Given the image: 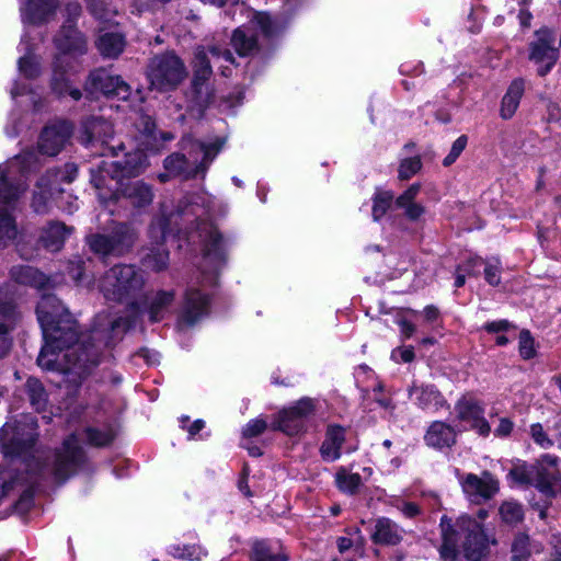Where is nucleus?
Returning a JSON list of instances; mask_svg holds the SVG:
<instances>
[{"mask_svg": "<svg viewBox=\"0 0 561 561\" xmlns=\"http://www.w3.org/2000/svg\"><path fill=\"white\" fill-rule=\"evenodd\" d=\"M403 537V530L391 519L381 517L376 520L371 538L375 542L397 545Z\"/></svg>", "mask_w": 561, "mask_h": 561, "instance_id": "b1692460", "label": "nucleus"}, {"mask_svg": "<svg viewBox=\"0 0 561 561\" xmlns=\"http://www.w3.org/2000/svg\"><path fill=\"white\" fill-rule=\"evenodd\" d=\"M337 547L341 553H344L352 547V540L346 537H341L337 540Z\"/></svg>", "mask_w": 561, "mask_h": 561, "instance_id": "0e129e2a", "label": "nucleus"}, {"mask_svg": "<svg viewBox=\"0 0 561 561\" xmlns=\"http://www.w3.org/2000/svg\"><path fill=\"white\" fill-rule=\"evenodd\" d=\"M211 59L218 69H220L222 76L228 77L231 75V66L234 65L232 54L227 49H220L219 47H211L209 49Z\"/></svg>", "mask_w": 561, "mask_h": 561, "instance_id": "c9c22d12", "label": "nucleus"}, {"mask_svg": "<svg viewBox=\"0 0 561 561\" xmlns=\"http://www.w3.org/2000/svg\"><path fill=\"white\" fill-rule=\"evenodd\" d=\"M484 278L491 286H497L501 283V262L499 259H490L484 263Z\"/></svg>", "mask_w": 561, "mask_h": 561, "instance_id": "c03bdc74", "label": "nucleus"}, {"mask_svg": "<svg viewBox=\"0 0 561 561\" xmlns=\"http://www.w3.org/2000/svg\"><path fill=\"white\" fill-rule=\"evenodd\" d=\"M88 84L93 91H100L107 96L126 100L130 94L129 85L119 76H114L104 69L93 71Z\"/></svg>", "mask_w": 561, "mask_h": 561, "instance_id": "dca6fc26", "label": "nucleus"}, {"mask_svg": "<svg viewBox=\"0 0 561 561\" xmlns=\"http://www.w3.org/2000/svg\"><path fill=\"white\" fill-rule=\"evenodd\" d=\"M32 157V153H24L0 164V249L18 236V226L10 208L26 190V184L21 178L31 170Z\"/></svg>", "mask_w": 561, "mask_h": 561, "instance_id": "7ed1b4c3", "label": "nucleus"}, {"mask_svg": "<svg viewBox=\"0 0 561 561\" xmlns=\"http://www.w3.org/2000/svg\"><path fill=\"white\" fill-rule=\"evenodd\" d=\"M82 461V450L77 436L71 435L56 450L49 463L48 471L57 481H65L77 471Z\"/></svg>", "mask_w": 561, "mask_h": 561, "instance_id": "f8f14e48", "label": "nucleus"}, {"mask_svg": "<svg viewBox=\"0 0 561 561\" xmlns=\"http://www.w3.org/2000/svg\"><path fill=\"white\" fill-rule=\"evenodd\" d=\"M150 88L160 92L175 89L187 76L183 61L174 54L156 56L148 67Z\"/></svg>", "mask_w": 561, "mask_h": 561, "instance_id": "6e6552de", "label": "nucleus"}, {"mask_svg": "<svg viewBox=\"0 0 561 561\" xmlns=\"http://www.w3.org/2000/svg\"><path fill=\"white\" fill-rule=\"evenodd\" d=\"M457 419L482 436L489 435L491 427L484 419L482 405L471 397L461 398L455 405Z\"/></svg>", "mask_w": 561, "mask_h": 561, "instance_id": "2eb2a0df", "label": "nucleus"}, {"mask_svg": "<svg viewBox=\"0 0 561 561\" xmlns=\"http://www.w3.org/2000/svg\"><path fill=\"white\" fill-rule=\"evenodd\" d=\"M201 237L204 241L201 270L206 285H213L218 271L225 264V248L219 232L214 227H205Z\"/></svg>", "mask_w": 561, "mask_h": 561, "instance_id": "9b49d317", "label": "nucleus"}, {"mask_svg": "<svg viewBox=\"0 0 561 561\" xmlns=\"http://www.w3.org/2000/svg\"><path fill=\"white\" fill-rule=\"evenodd\" d=\"M70 233L71 228L66 227L64 224L50 222L43 229L41 241L47 250L56 252L61 249L65 240Z\"/></svg>", "mask_w": 561, "mask_h": 561, "instance_id": "a878e982", "label": "nucleus"}, {"mask_svg": "<svg viewBox=\"0 0 561 561\" xmlns=\"http://www.w3.org/2000/svg\"><path fill=\"white\" fill-rule=\"evenodd\" d=\"M192 149L196 156H203L199 165L194 170H190L187 169V162L184 156L179 153L171 154L164 160V169L167 173L159 174V180L161 182H165L170 176L184 175L185 178H190L196 175L198 172L204 171L206 165L213 161L219 151L220 146H217L216 144L204 145L202 142H195L193 144ZM195 158L197 159V157Z\"/></svg>", "mask_w": 561, "mask_h": 561, "instance_id": "9d476101", "label": "nucleus"}, {"mask_svg": "<svg viewBox=\"0 0 561 561\" xmlns=\"http://www.w3.org/2000/svg\"><path fill=\"white\" fill-rule=\"evenodd\" d=\"M443 543L442 558L445 561H483L490 539L480 522L468 515H461L455 525L447 516L440 519Z\"/></svg>", "mask_w": 561, "mask_h": 561, "instance_id": "f03ea898", "label": "nucleus"}, {"mask_svg": "<svg viewBox=\"0 0 561 561\" xmlns=\"http://www.w3.org/2000/svg\"><path fill=\"white\" fill-rule=\"evenodd\" d=\"M133 242V234L125 227H119L115 237L96 234L89 238L92 251L100 254L122 253Z\"/></svg>", "mask_w": 561, "mask_h": 561, "instance_id": "a211bd4d", "label": "nucleus"}, {"mask_svg": "<svg viewBox=\"0 0 561 561\" xmlns=\"http://www.w3.org/2000/svg\"><path fill=\"white\" fill-rule=\"evenodd\" d=\"M211 73L210 59L203 48H198L194 58L193 85L199 98H202L204 84L209 80Z\"/></svg>", "mask_w": 561, "mask_h": 561, "instance_id": "cd10ccee", "label": "nucleus"}, {"mask_svg": "<svg viewBox=\"0 0 561 561\" xmlns=\"http://www.w3.org/2000/svg\"><path fill=\"white\" fill-rule=\"evenodd\" d=\"M513 430V423L508 419H501L499 426L495 428L494 434L500 437H504L511 434Z\"/></svg>", "mask_w": 561, "mask_h": 561, "instance_id": "bf43d9fd", "label": "nucleus"}, {"mask_svg": "<svg viewBox=\"0 0 561 561\" xmlns=\"http://www.w3.org/2000/svg\"><path fill=\"white\" fill-rule=\"evenodd\" d=\"M47 183H45L44 179H42L37 183V191L34 193L32 206L38 214H44L49 210L48 195H50V192L47 190Z\"/></svg>", "mask_w": 561, "mask_h": 561, "instance_id": "a19ab883", "label": "nucleus"}, {"mask_svg": "<svg viewBox=\"0 0 561 561\" xmlns=\"http://www.w3.org/2000/svg\"><path fill=\"white\" fill-rule=\"evenodd\" d=\"M267 427L266 421L263 419L251 420L243 428L245 437H255L262 434Z\"/></svg>", "mask_w": 561, "mask_h": 561, "instance_id": "603ef678", "label": "nucleus"}, {"mask_svg": "<svg viewBox=\"0 0 561 561\" xmlns=\"http://www.w3.org/2000/svg\"><path fill=\"white\" fill-rule=\"evenodd\" d=\"M335 484L341 492L352 495L362 485V477L358 473H352L347 469L340 467L335 473Z\"/></svg>", "mask_w": 561, "mask_h": 561, "instance_id": "7c9ffc66", "label": "nucleus"}, {"mask_svg": "<svg viewBox=\"0 0 561 561\" xmlns=\"http://www.w3.org/2000/svg\"><path fill=\"white\" fill-rule=\"evenodd\" d=\"M173 293L171 291H159L150 298L148 305V313L150 320L156 322L163 318L164 310L173 301Z\"/></svg>", "mask_w": 561, "mask_h": 561, "instance_id": "473e14b6", "label": "nucleus"}, {"mask_svg": "<svg viewBox=\"0 0 561 561\" xmlns=\"http://www.w3.org/2000/svg\"><path fill=\"white\" fill-rule=\"evenodd\" d=\"M420 188L419 184H412L396 199V205L401 208L404 216L412 221L420 220L425 214V207L415 202Z\"/></svg>", "mask_w": 561, "mask_h": 561, "instance_id": "4be33fe9", "label": "nucleus"}, {"mask_svg": "<svg viewBox=\"0 0 561 561\" xmlns=\"http://www.w3.org/2000/svg\"><path fill=\"white\" fill-rule=\"evenodd\" d=\"M414 356V350L411 346L397 347L391 352V358L397 363H411Z\"/></svg>", "mask_w": 561, "mask_h": 561, "instance_id": "864d4df0", "label": "nucleus"}, {"mask_svg": "<svg viewBox=\"0 0 561 561\" xmlns=\"http://www.w3.org/2000/svg\"><path fill=\"white\" fill-rule=\"evenodd\" d=\"M71 131V125L67 122L47 126L39 138L38 148L41 152L47 156H56L68 141Z\"/></svg>", "mask_w": 561, "mask_h": 561, "instance_id": "f3484780", "label": "nucleus"}, {"mask_svg": "<svg viewBox=\"0 0 561 561\" xmlns=\"http://www.w3.org/2000/svg\"><path fill=\"white\" fill-rule=\"evenodd\" d=\"M205 551L201 547L190 546L184 547L183 551L179 554V557L188 559V560H201L205 556Z\"/></svg>", "mask_w": 561, "mask_h": 561, "instance_id": "5fc2aeb1", "label": "nucleus"}, {"mask_svg": "<svg viewBox=\"0 0 561 561\" xmlns=\"http://www.w3.org/2000/svg\"><path fill=\"white\" fill-rule=\"evenodd\" d=\"M18 321V313L11 302L2 301V293L0 291V358L3 357L11 343L8 339V332L14 328Z\"/></svg>", "mask_w": 561, "mask_h": 561, "instance_id": "412c9836", "label": "nucleus"}, {"mask_svg": "<svg viewBox=\"0 0 561 561\" xmlns=\"http://www.w3.org/2000/svg\"><path fill=\"white\" fill-rule=\"evenodd\" d=\"M125 42L118 33H105L98 41L100 53L106 57H117L124 48Z\"/></svg>", "mask_w": 561, "mask_h": 561, "instance_id": "c756f323", "label": "nucleus"}, {"mask_svg": "<svg viewBox=\"0 0 561 561\" xmlns=\"http://www.w3.org/2000/svg\"><path fill=\"white\" fill-rule=\"evenodd\" d=\"M393 202V194L389 191H379L375 194L373 204V217L379 220L389 209Z\"/></svg>", "mask_w": 561, "mask_h": 561, "instance_id": "ea45409f", "label": "nucleus"}, {"mask_svg": "<svg viewBox=\"0 0 561 561\" xmlns=\"http://www.w3.org/2000/svg\"><path fill=\"white\" fill-rule=\"evenodd\" d=\"M510 474L520 483H534L546 495L561 493V478L557 470V458L553 456H542L529 470L525 466H517Z\"/></svg>", "mask_w": 561, "mask_h": 561, "instance_id": "423d86ee", "label": "nucleus"}, {"mask_svg": "<svg viewBox=\"0 0 561 561\" xmlns=\"http://www.w3.org/2000/svg\"><path fill=\"white\" fill-rule=\"evenodd\" d=\"M56 45L64 53L81 50L83 46V39L77 31L67 28L62 31L61 35L56 37Z\"/></svg>", "mask_w": 561, "mask_h": 561, "instance_id": "72a5a7b5", "label": "nucleus"}, {"mask_svg": "<svg viewBox=\"0 0 561 561\" xmlns=\"http://www.w3.org/2000/svg\"><path fill=\"white\" fill-rule=\"evenodd\" d=\"M501 518L506 524H517L523 519L522 506L513 501L504 502L499 510Z\"/></svg>", "mask_w": 561, "mask_h": 561, "instance_id": "58836bf2", "label": "nucleus"}, {"mask_svg": "<svg viewBox=\"0 0 561 561\" xmlns=\"http://www.w3.org/2000/svg\"><path fill=\"white\" fill-rule=\"evenodd\" d=\"M208 297L199 289L190 287L185 294L181 319L187 324L195 323L207 312Z\"/></svg>", "mask_w": 561, "mask_h": 561, "instance_id": "aec40b11", "label": "nucleus"}, {"mask_svg": "<svg viewBox=\"0 0 561 561\" xmlns=\"http://www.w3.org/2000/svg\"><path fill=\"white\" fill-rule=\"evenodd\" d=\"M20 50L24 51V55L19 59V69L26 78H34L38 75L39 68L38 62L31 53L30 44L26 42V35H24L20 43Z\"/></svg>", "mask_w": 561, "mask_h": 561, "instance_id": "2f4dec72", "label": "nucleus"}, {"mask_svg": "<svg viewBox=\"0 0 561 561\" xmlns=\"http://www.w3.org/2000/svg\"><path fill=\"white\" fill-rule=\"evenodd\" d=\"M37 319L43 330L45 345L38 355V365L65 375V387H78L98 363L96 351L88 344L93 339L98 345H107L116 332L125 331L129 321L108 313L96 316L91 335L78 337L77 324L68 318L65 307L53 295H44L37 305Z\"/></svg>", "mask_w": 561, "mask_h": 561, "instance_id": "f257e3e1", "label": "nucleus"}, {"mask_svg": "<svg viewBox=\"0 0 561 561\" xmlns=\"http://www.w3.org/2000/svg\"><path fill=\"white\" fill-rule=\"evenodd\" d=\"M461 489L471 503L480 504L492 499L499 491V483L493 476L484 471L480 476L473 473L459 474Z\"/></svg>", "mask_w": 561, "mask_h": 561, "instance_id": "4468645a", "label": "nucleus"}, {"mask_svg": "<svg viewBox=\"0 0 561 561\" xmlns=\"http://www.w3.org/2000/svg\"><path fill=\"white\" fill-rule=\"evenodd\" d=\"M409 398L419 408L427 411H436L445 403L440 392L431 385H417L414 382L409 388Z\"/></svg>", "mask_w": 561, "mask_h": 561, "instance_id": "6ab92c4d", "label": "nucleus"}, {"mask_svg": "<svg viewBox=\"0 0 561 561\" xmlns=\"http://www.w3.org/2000/svg\"><path fill=\"white\" fill-rule=\"evenodd\" d=\"M536 41L530 44L529 59L540 65L538 75L546 76L556 65L559 58V50L553 46L554 33L548 27H542L536 32Z\"/></svg>", "mask_w": 561, "mask_h": 561, "instance_id": "ddd939ff", "label": "nucleus"}, {"mask_svg": "<svg viewBox=\"0 0 561 561\" xmlns=\"http://www.w3.org/2000/svg\"><path fill=\"white\" fill-rule=\"evenodd\" d=\"M467 141V137L462 135L453 142L449 153L444 158L443 161L445 167L451 165L457 160L460 153L465 150Z\"/></svg>", "mask_w": 561, "mask_h": 561, "instance_id": "3c124183", "label": "nucleus"}, {"mask_svg": "<svg viewBox=\"0 0 561 561\" xmlns=\"http://www.w3.org/2000/svg\"><path fill=\"white\" fill-rule=\"evenodd\" d=\"M422 163L419 158H409L401 162L399 168V178L408 180L421 170Z\"/></svg>", "mask_w": 561, "mask_h": 561, "instance_id": "de8ad7c7", "label": "nucleus"}, {"mask_svg": "<svg viewBox=\"0 0 561 561\" xmlns=\"http://www.w3.org/2000/svg\"><path fill=\"white\" fill-rule=\"evenodd\" d=\"M249 23L237 28L231 43L240 56H247L256 47L259 34L268 37L274 35L279 25L268 14L253 10H247Z\"/></svg>", "mask_w": 561, "mask_h": 561, "instance_id": "0eeeda50", "label": "nucleus"}, {"mask_svg": "<svg viewBox=\"0 0 561 561\" xmlns=\"http://www.w3.org/2000/svg\"><path fill=\"white\" fill-rule=\"evenodd\" d=\"M317 402L311 398H302L280 410L272 422V428L286 435H298L306 431V421L314 414Z\"/></svg>", "mask_w": 561, "mask_h": 561, "instance_id": "1a4fd4ad", "label": "nucleus"}, {"mask_svg": "<svg viewBox=\"0 0 561 561\" xmlns=\"http://www.w3.org/2000/svg\"><path fill=\"white\" fill-rule=\"evenodd\" d=\"M344 440V428L336 425H330L320 448L322 458L325 461L337 460L341 457V447Z\"/></svg>", "mask_w": 561, "mask_h": 561, "instance_id": "5701e85b", "label": "nucleus"}, {"mask_svg": "<svg viewBox=\"0 0 561 561\" xmlns=\"http://www.w3.org/2000/svg\"><path fill=\"white\" fill-rule=\"evenodd\" d=\"M56 7V0H30L21 9L24 23L43 22Z\"/></svg>", "mask_w": 561, "mask_h": 561, "instance_id": "393cba45", "label": "nucleus"}, {"mask_svg": "<svg viewBox=\"0 0 561 561\" xmlns=\"http://www.w3.org/2000/svg\"><path fill=\"white\" fill-rule=\"evenodd\" d=\"M519 354L524 359H530L536 355V344L528 330H523L519 333L518 341Z\"/></svg>", "mask_w": 561, "mask_h": 561, "instance_id": "37998d69", "label": "nucleus"}, {"mask_svg": "<svg viewBox=\"0 0 561 561\" xmlns=\"http://www.w3.org/2000/svg\"><path fill=\"white\" fill-rule=\"evenodd\" d=\"M111 129V125L104 121H95L92 125L93 135L104 131L105 136H110L112 133Z\"/></svg>", "mask_w": 561, "mask_h": 561, "instance_id": "680f3d73", "label": "nucleus"}, {"mask_svg": "<svg viewBox=\"0 0 561 561\" xmlns=\"http://www.w3.org/2000/svg\"><path fill=\"white\" fill-rule=\"evenodd\" d=\"M531 553L529 538L518 534L512 543V561H527Z\"/></svg>", "mask_w": 561, "mask_h": 561, "instance_id": "4c0bfd02", "label": "nucleus"}, {"mask_svg": "<svg viewBox=\"0 0 561 561\" xmlns=\"http://www.w3.org/2000/svg\"><path fill=\"white\" fill-rule=\"evenodd\" d=\"M204 421L196 420L188 428V434L191 437L196 435L203 427H204Z\"/></svg>", "mask_w": 561, "mask_h": 561, "instance_id": "338daca9", "label": "nucleus"}, {"mask_svg": "<svg viewBox=\"0 0 561 561\" xmlns=\"http://www.w3.org/2000/svg\"><path fill=\"white\" fill-rule=\"evenodd\" d=\"M147 167V156L142 150H137L134 153H128L125 164L122 165L119 161H102L99 167L101 176L100 179L93 178L94 186L102 190L106 176L112 181L115 180V194L114 198H118L121 192L130 203L137 207L146 206L151 203L153 193L151 187L141 182L135 181L127 184L122 182L125 176H134L140 173Z\"/></svg>", "mask_w": 561, "mask_h": 561, "instance_id": "20e7f679", "label": "nucleus"}, {"mask_svg": "<svg viewBox=\"0 0 561 561\" xmlns=\"http://www.w3.org/2000/svg\"><path fill=\"white\" fill-rule=\"evenodd\" d=\"M169 261V254L162 247L151 251L146 257V264L156 271H161L167 267Z\"/></svg>", "mask_w": 561, "mask_h": 561, "instance_id": "a18cd8bd", "label": "nucleus"}, {"mask_svg": "<svg viewBox=\"0 0 561 561\" xmlns=\"http://www.w3.org/2000/svg\"><path fill=\"white\" fill-rule=\"evenodd\" d=\"M13 276L18 282L35 287H42L46 283L44 274L31 266H23L13 271Z\"/></svg>", "mask_w": 561, "mask_h": 561, "instance_id": "f704fd0d", "label": "nucleus"}, {"mask_svg": "<svg viewBox=\"0 0 561 561\" xmlns=\"http://www.w3.org/2000/svg\"><path fill=\"white\" fill-rule=\"evenodd\" d=\"M524 94V82L522 80H515L508 87L505 95L503 96L500 114L504 119L513 117L515 114L519 101Z\"/></svg>", "mask_w": 561, "mask_h": 561, "instance_id": "c85d7f7f", "label": "nucleus"}, {"mask_svg": "<svg viewBox=\"0 0 561 561\" xmlns=\"http://www.w3.org/2000/svg\"><path fill=\"white\" fill-rule=\"evenodd\" d=\"M396 506L405 517L409 518L417 516L421 512L420 507L411 502H401L398 503Z\"/></svg>", "mask_w": 561, "mask_h": 561, "instance_id": "6e6d98bb", "label": "nucleus"}, {"mask_svg": "<svg viewBox=\"0 0 561 561\" xmlns=\"http://www.w3.org/2000/svg\"><path fill=\"white\" fill-rule=\"evenodd\" d=\"M145 278L133 265H116L100 282V290L107 300L126 301L134 311H140V291Z\"/></svg>", "mask_w": 561, "mask_h": 561, "instance_id": "39448f33", "label": "nucleus"}, {"mask_svg": "<svg viewBox=\"0 0 561 561\" xmlns=\"http://www.w3.org/2000/svg\"><path fill=\"white\" fill-rule=\"evenodd\" d=\"M57 68L58 66L55 68L53 89L60 95L69 94L73 100H79L81 96L80 91L78 89L71 88L68 83V79H62V82H60L59 76L62 77L64 73H59Z\"/></svg>", "mask_w": 561, "mask_h": 561, "instance_id": "49530a36", "label": "nucleus"}, {"mask_svg": "<svg viewBox=\"0 0 561 561\" xmlns=\"http://www.w3.org/2000/svg\"><path fill=\"white\" fill-rule=\"evenodd\" d=\"M397 323L400 327V333L404 340L410 339L416 331L415 325L403 318L398 319Z\"/></svg>", "mask_w": 561, "mask_h": 561, "instance_id": "13d9d810", "label": "nucleus"}, {"mask_svg": "<svg viewBox=\"0 0 561 561\" xmlns=\"http://www.w3.org/2000/svg\"><path fill=\"white\" fill-rule=\"evenodd\" d=\"M530 435L534 442L541 448L548 449L553 446L554 442L548 437L541 424L536 423L530 426Z\"/></svg>", "mask_w": 561, "mask_h": 561, "instance_id": "09e8293b", "label": "nucleus"}, {"mask_svg": "<svg viewBox=\"0 0 561 561\" xmlns=\"http://www.w3.org/2000/svg\"><path fill=\"white\" fill-rule=\"evenodd\" d=\"M510 327V323L506 320L493 321L485 324V330L489 332H500L504 331Z\"/></svg>", "mask_w": 561, "mask_h": 561, "instance_id": "052dcab7", "label": "nucleus"}, {"mask_svg": "<svg viewBox=\"0 0 561 561\" xmlns=\"http://www.w3.org/2000/svg\"><path fill=\"white\" fill-rule=\"evenodd\" d=\"M251 560L252 561H286L287 558L282 553H273L265 542L257 541L253 545Z\"/></svg>", "mask_w": 561, "mask_h": 561, "instance_id": "79ce46f5", "label": "nucleus"}, {"mask_svg": "<svg viewBox=\"0 0 561 561\" xmlns=\"http://www.w3.org/2000/svg\"><path fill=\"white\" fill-rule=\"evenodd\" d=\"M30 431L27 432V437L25 438V442L30 445H32L35 440V427H36V424L35 422L31 419V422L30 424L27 425Z\"/></svg>", "mask_w": 561, "mask_h": 561, "instance_id": "69168bd1", "label": "nucleus"}, {"mask_svg": "<svg viewBox=\"0 0 561 561\" xmlns=\"http://www.w3.org/2000/svg\"><path fill=\"white\" fill-rule=\"evenodd\" d=\"M484 263L485 261H483L482 259L480 257H472V259H469L465 265V271L469 274V275H479L480 274V268L483 266L484 267Z\"/></svg>", "mask_w": 561, "mask_h": 561, "instance_id": "4d7b16f0", "label": "nucleus"}, {"mask_svg": "<svg viewBox=\"0 0 561 561\" xmlns=\"http://www.w3.org/2000/svg\"><path fill=\"white\" fill-rule=\"evenodd\" d=\"M85 434L88 442L95 446H104L113 439V433L111 431L89 428Z\"/></svg>", "mask_w": 561, "mask_h": 561, "instance_id": "8fccbe9b", "label": "nucleus"}, {"mask_svg": "<svg viewBox=\"0 0 561 561\" xmlns=\"http://www.w3.org/2000/svg\"><path fill=\"white\" fill-rule=\"evenodd\" d=\"M530 19H531V14L529 11L520 10L519 21L523 26H526V27L529 26Z\"/></svg>", "mask_w": 561, "mask_h": 561, "instance_id": "774afa93", "label": "nucleus"}, {"mask_svg": "<svg viewBox=\"0 0 561 561\" xmlns=\"http://www.w3.org/2000/svg\"><path fill=\"white\" fill-rule=\"evenodd\" d=\"M26 388L32 405L37 410L42 411L46 403V393L42 383L34 378H30L26 382Z\"/></svg>", "mask_w": 561, "mask_h": 561, "instance_id": "e433bc0d", "label": "nucleus"}, {"mask_svg": "<svg viewBox=\"0 0 561 561\" xmlns=\"http://www.w3.org/2000/svg\"><path fill=\"white\" fill-rule=\"evenodd\" d=\"M455 439L454 430L443 422H434L425 435L426 444L434 448L449 447Z\"/></svg>", "mask_w": 561, "mask_h": 561, "instance_id": "bb28decb", "label": "nucleus"}, {"mask_svg": "<svg viewBox=\"0 0 561 561\" xmlns=\"http://www.w3.org/2000/svg\"><path fill=\"white\" fill-rule=\"evenodd\" d=\"M424 318L427 322H434L438 318V310L433 306H427L423 310Z\"/></svg>", "mask_w": 561, "mask_h": 561, "instance_id": "e2e57ef3", "label": "nucleus"}]
</instances>
